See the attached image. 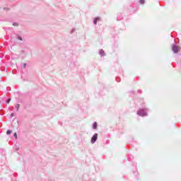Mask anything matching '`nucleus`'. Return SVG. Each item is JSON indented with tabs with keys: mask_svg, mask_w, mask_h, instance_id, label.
<instances>
[{
	"mask_svg": "<svg viewBox=\"0 0 181 181\" xmlns=\"http://www.w3.org/2000/svg\"><path fill=\"white\" fill-rule=\"evenodd\" d=\"M11 134H12V131L11 130H7L6 134L7 135H11Z\"/></svg>",
	"mask_w": 181,
	"mask_h": 181,
	"instance_id": "39448f33",
	"label": "nucleus"
},
{
	"mask_svg": "<svg viewBox=\"0 0 181 181\" xmlns=\"http://www.w3.org/2000/svg\"><path fill=\"white\" fill-rule=\"evenodd\" d=\"M93 129H97V123H96V122H95L93 123Z\"/></svg>",
	"mask_w": 181,
	"mask_h": 181,
	"instance_id": "20e7f679",
	"label": "nucleus"
},
{
	"mask_svg": "<svg viewBox=\"0 0 181 181\" xmlns=\"http://www.w3.org/2000/svg\"><path fill=\"white\" fill-rule=\"evenodd\" d=\"M139 4H140L141 5H143V4H145V0H140V1H139Z\"/></svg>",
	"mask_w": 181,
	"mask_h": 181,
	"instance_id": "423d86ee",
	"label": "nucleus"
},
{
	"mask_svg": "<svg viewBox=\"0 0 181 181\" xmlns=\"http://www.w3.org/2000/svg\"><path fill=\"white\" fill-rule=\"evenodd\" d=\"M16 107L17 108V111H19V107H20L19 104H17Z\"/></svg>",
	"mask_w": 181,
	"mask_h": 181,
	"instance_id": "0eeeda50",
	"label": "nucleus"
},
{
	"mask_svg": "<svg viewBox=\"0 0 181 181\" xmlns=\"http://www.w3.org/2000/svg\"><path fill=\"white\" fill-rule=\"evenodd\" d=\"M100 21V18H95L94 21H93V23H94L95 25H97V21Z\"/></svg>",
	"mask_w": 181,
	"mask_h": 181,
	"instance_id": "7ed1b4c3",
	"label": "nucleus"
},
{
	"mask_svg": "<svg viewBox=\"0 0 181 181\" xmlns=\"http://www.w3.org/2000/svg\"><path fill=\"white\" fill-rule=\"evenodd\" d=\"M13 26H18L17 23H13Z\"/></svg>",
	"mask_w": 181,
	"mask_h": 181,
	"instance_id": "9d476101",
	"label": "nucleus"
},
{
	"mask_svg": "<svg viewBox=\"0 0 181 181\" xmlns=\"http://www.w3.org/2000/svg\"><path fill=\"white\" fill-rule=\"evenodd\" d=\"M15 138H18V134L16 133H14Z\"/></svg>",
	"mask_w": 181,
	"mask_h": 181,
	"instance_id": "6e6552de",
	"label": "nucleus"
},
{
	"mask_svg": "<svg viewBox=\"0 0 181 181\" xmlns=\"http://www.w3.org/2000/svg\"><path fill=\"white\" fill-rule=\"evenodd\" d=\"M11 117H13V114H11Z\"/></svg>",
	"mask_w": 181,
	"mask_h": 181,
	"instance_id": "f8f14e48",
	"label": "nucleus"
},
{
	"mask_svg": "<svg viewBox=\"0 0 181 181\" xmlns=\"http://www.w3.org/2000/svg\"><path fill=\"white\" fill-rule=\"evenodd\" d=\"M8 103H11V98H9L7 101Z\"/></svg>",
	"mask_w": 181,
	"mask_h": 181,
	"instance_id": "1a4fd4ad",
	"label": "nucleus"
},
{
	"mask_svg": "<svg viewBox=\"0 0 181 181\" xmlns=\"http://www.w3.org/2000/svg\"><path fill=\"white\" fill-rule=\"evenodd\" d=\"M19 40H22V37H18Z\"/></svg>",
	"mask_w": 181,
	"mask_h": 181,
	"instance_id": "9b49d317",
	"label": "nucleus"
},
{
	"mask_svg": "<svg viewBox=\"0 0 181 181\" xmlns=\"http://www.w3.org/2000/svg\"><path fill=\"white\" fill-rule=\"evenodd\" d=\"M97 138H98V134H95L91 139V143L95 144V141H97Z\"/></svg>",
	"mask_w": 181,
	"mask_h": 181,
	"instance_id": "f257e3e1",
	"label": "nucleus"
},
{
	"mask_svg": "<svg viewBox=\"0 0 181 181\" xmlns=\"http://www.w3.org/2000/svg\"><path fill=\"white\" fill-rule=\"evenodd\" d=\"M173 51L174 52V53H177L179 52V47H177L176 45H173Z\"/></svg>",
	"mask_w": 181,
	"mask_h": 181,
	"instance_id": "f03ea898",
	"label": "nucleus"
}]
</instances>
